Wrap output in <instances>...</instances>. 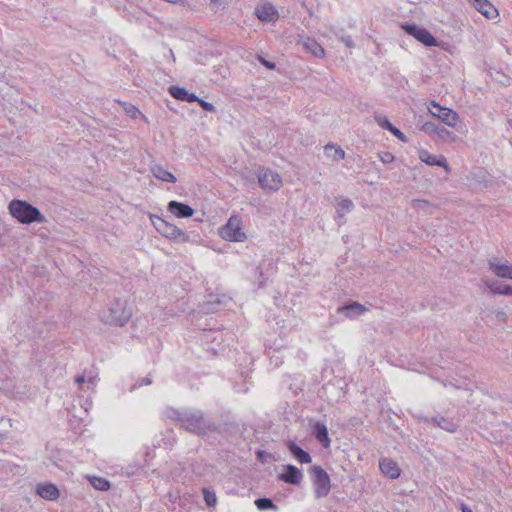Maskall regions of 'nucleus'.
<instances>
[{
	"label": "nucleus",
	"mask_w": 512,
	"mask_h": 512,
	"mask_svg": "<svg viewBox=\"0 0 512 512\" xmlns=\"http://www.w3.org/2000/svg\"><path fill=\"white\" fill-rule=\"evenodd\" d=\"M324 150L326 156L328 158H331L333 161H338L345 158V151L342 148L337 147L333 144H327L324 147Z\"/></svg>",
	"instance_id": "nucleus-25"
},
{
	"label": "nucleus",
	"mask_w": 512,
	"mask_h": 512,
	"mask_svg": "<svg viewBox=\"0 0 512 512\" xmlns=\"http://www.w3.org/2000/svg\"><path fill=\"white\" fill-rule=\"evenodd\" d=\"M258 182L262 189L269 192H276L283 185L281 176L271 169H261L258 172Z\"/></svg>",
	"instance_id": "nucleus-8"
},
{
	"label": "nucleus",
	"mask_w": 512,
	"mask_h": 512,
	"mask_svg": "<svg viewBox=\"0 0 512 512\" xmlns=\"http://www.w3.org/2000/svg\"><path fill=\"white\" fill-rule=\"evenodd\" d=\"M167 210L178 218H189L194 214V209L191 206L175 200L168 203Z\"/></svg>",
	"instance_id": "nucleus-13"
},
{
	"label": "nucleus",
	"mask_w": 512,
	"mask_h": 512,
	"mask_svg": "<svg viewBox=\"0 0 512 512\" xmlns=\"http://www.w3.org/2000/svg\"><path fill=\"white\" fill-rule=\"evenodd\" d=\"M379 157L383 163H391L394 161V156L390 152H383V153L379 154Z\"/></svg>",
	"instance_id": "nucleus-35"
},
{
	"label": "nucleus",
	"mask_w": 512,
	"mask_h": 512,
	"mask_svg": "<svg viewBox=\"0 0 512 512\" xmlns=\"http://www.w3.org/2000/svg\"><path fill=\"white\" fill-rule=\"evenodd\" d=\"M75 382L79 385H82L86 382V378L84 375H79L75 378Z\"/></svg>",
	"instance_id": "nucleus-42"
},
{
	"label": "nucleus",
	"mask_w": 512,
	"mask_h": 512,
	"mask_svg": "<svg viewBox=\"0 0 512 512\" xmlns=\"http://www.w3.org/2000/svg\"><path fill=\"white\" fill-rule=\"evenodd\" d=\"M489 270L497 277L512 280V265L502 258L493 256L487 260Z\"/></svg>",
	"instance_id": "nucleus-9"
},
{
	"label": "nucleus",
	"mask_w": 512,
	"mask_h": 512,
	"mask_svg": "<svg viewBox=\"0 0 512 512\" xmlns=\"http://www.w3.org/2000/svg\"><path fill=\"white\" fill-rule=\"evenodd\" d=\"M438 129L439 127L436 126L434 123L432 122H426L424 123V125L422 126V130L426 133H429V134H433V133H438Z\"/></svg>",
	"instance_id": "nucleus-33"
},
{
	"label": "nucleus",
	"mask_w": 512,
	"mask_h": 512,
	"mask_svg": "<svg viewBox=\"0 0 512 512\" xmlns=\"http://www.w3.org/2000/svg\"><path fill=\"white\" fill-rule=\"evenodd\" d=\"M366 311L367 308L358 302H352L349 305L341 306L338 308V313H343L348 318H351L355 315H360Z\"/></svg>",
	"instance_id": "nucleus-21"
},
{
	"label": "nucleus",
	"mask_w": 512,
	"mask_h": 512,
	"mask_svg": "<svg viewBox=\"0 0 512 512\" xmlns=\"http://www.w3.org/2000/svg\"><path fill=\"white\" fill-rule=\"evenodd\" d=\"M484 284L492 295L512 296V285L494 279L484 280Z\"/></svg>",
	"instance_id": "nucleus-16"
},
{
	"label": "nucleus",
	"mask_w": 512,
	"mask_h": 512,
	"mask_svg": "<svg viewBox=\"0 0 512 512\" xmlns=\"http://www.w3.org/2000/svg\"><path fill=\"white\" fill-rule=\"evenodd\" d=\"M429 112L440 119L449 127L455 128L460 122L458 113L450 108L442 107L437 102L432 101L429 107Z\"/></svg>",
	"instance_id": "nucleus-6"
},
{
	"label": "nucleus",
	"mask_w": 512,
	"mask_h": 512,
	"mask_svg": "<svg viewBox=\"0 0 512 512\" xmlns=\"http://www.w3.org/2000/svg\"><path fill=\"white\" fill-rule=\"evenodd\" d=\"M419 158L422 162L429 166H439L443 167L446 172H450V167L446 161V158L443 155L436 156L433 154H430L426 150H422L419 153Z\"/></svg>",
	"instance_id": "nucleus-15"
},
{
	"label": "nucleus",
	"mask_w": 512,
	"mask_h": 512,
	"mask_svg": "<svg viewBox=\"0 0 512 512\" xmlns=\"http://www.w3.org/2000/svg\"><path fill=\"white\" fill-rule=\"evenodd\" d=\"M152 383L151 378L145 377L141 380L140 385H150Z\"/></svg>",
	"instance_id": "nucleus-43"
},
{
	"label": "nucleus",
	"mask_w": 512,
	"mask_h": 512,
	"mask_svg": "<svg viewBox=\"0 0 512 512\" xmlns=\"http://www.w3.org/2000/svg\"><path fill=\"white\" fill-rule=\"evenodd\" d=\"M376 123L383 129L390 130L393 125L386 116L379 115L375 117Z\"/></svg>",
	"instance_id": "nucleus-31"
},
{
	"label": "nucleus",
	"mask_w": 512,
	"mask_h": 512,
	"mask_svg": "<svg viewBox=\"0 0 512 512\" xmlns=\"http://www.w3.org/2000/svg\"><path fill=\"white\" fill-rule=\"evenodd\" d=\"M389 131L400 141L407 142V137L405 136V134L395 126H393Z\"/></svg>",
	"instance_id": "nucleus-34"
},
{
	"label": "nucleus",
	"mask_w": 512,
	"mask_h": 512,
	"mask_svg": "<svg viewBox=\"0 0 512 512\" xmlns=\"http://www.w3.org/2000/svg\"><path fill=\"white\" fill-rule=\"evenodd\" d=\"M196 102H198L200 104V106L205 111L212 112V113L216 112V108H215V106L212 103H210V102H208L206 100L200 99V98H199V100H196Z\"/></svg>",
	"instance_id": "nucleus-32"
},
{
	"label": "nucleus",
	"mask_w": 512,
	"mask_h": 512,
	"mask_svg": "<svg viewBox=\"0 0 512 512\" xmlns=\"http://www.w3.org/2000/svg\"><path fill=\"white\" fill-rule=\"evenodd\" d=\"M170 94L177 100L196 102L199 100L198 96L194 93H189L185 88L179 86H171L169 88Z\"/></svg>",
	"instance_id": "nucleus-20"
},
{
	"label": "nucleus",
	"mask_w": 512,
	"mask_h": 512,
	"mask_svg": "<svg viewBox=\"0 0 512 512\" xmlns=\"http://www.w3.org/2000/svg\"><path fill=\"white\" fill-rule=\"evenodd\" d=\"M9 213L22 224L33 222L43 223L46 221L41 211L24 200L13 199L8 205Z\"/></svg>",
	"instance_id": "nucleus-1"
},
{
	"label": "nucleus",
	"mask_w": 512,
	"mask_h": 512,
	"mask_svg": "<svg viewBox=\"0 0 512 512\" xmlns=\"http://www.w3.org/2000/svg\"><path fill=\"white\" fill-rule=\"evenodd\" d=\"M255 15L262 22L275 23L279 19L277 8L269 2L258 5L255 8Z\"/></svg>",
	"instance_id": "nucleus-11"
},
{
	"label": "nucleus",
	"mask_w": 512,
	"mask_h": 512,
	"mask_svg": "<svg viewBox=\"0 0 512 512\" xmlns=\"http://www.w3.org/2000/svg\"><path fill=\"white\" fill-rule=\"evenodd\" d=\"M472 3L473 7L484 15L487 19H495L498 16V11L489 0H468Z\"/></svg>",
	"instance_id": "nucleus-14"
},
{
	"label": "nucleus",
	"mask_w": 512,
	"mask_h": 512,
	"mask_svg": "<svg viewBox=\"0 0 512 512\" xmlns=\"http://www.w3.org/2000/svg\"><path fill=\"white\" fill-rule=\"evenodd\" d=\"M279 479L285 483L299 485L303 479V474L296 466L286 465L285 472L279 475Z\"/></svg>",
	"instance_id": "nucleus-18"
},
{
	"label": "nucleus",
	"mask_w": 512,
	"mask_h": 512,
	"mask_svg": "<svg viewBox=\"0 0 512 512\" xmlns=\"http://www.w3.org/2000/svg\"><path fill=\"white\" fill-rule=\"evenodd\" d=\"M255 505L259 510L275 509L276 506L269 498H259L255 501Z\"/></svg>",
	"instance_id": "nucleus-28"
},
{
	"label": "nucleus",
	"mask_w": 512,
	"mask_h": 512,
	"mask_svg": "<svg viewBox=\"0 0 512 512\" xmlns=\"http://www.w3.org/2000/svg\"><path fill=\"white\" fill-rule=\"evenodd\" d=\"M130 317H131V312L126 311L124 308H122L120 303H116L109 309L108 315H106V314L103 315V320L106 323H109L112 325L122 326L128 322Z\"/></svg>",
	"instance_id": "nucleus-10"
},
{
	"label": "nucleus",
	"mask_w": 512,
	"mask_h": 512,
	"mask_svg": "<svg viewBox=\"0 0 512 512\" xmlns=\"http://www.w3.org/2000/svg\"><path fill=\"white\" fill-rule=\"evenodd\" d=\"M346 44H347V46H349V47H350V46H352V43H351V41H350V40H349V41H346Z\"/></svg>",
	"instance_id": "nucleus-46"
},
{
	"label": "nucleus",
	"mask_w": 512,
	"mask_h": 512,
	"mask_svg": "<svg viewBox=\"0 0 512 512\" xmlns=\"http://www.w3.org/2000/svg\"><path fill=\"white\" fill-rule=\"evenodd\" d=\"M86 382L94 387L97 383L96 376H90V377L86 378Z\"/></svg>",
	"instance_id": "nucleus-41"
},
{
	"label": "nucleus",
	"mask_w": 512,
	"mask_h": 512,
	"mask_svg": "<svg viewBox=\"0 0 512 512\" xmlns=\"http://www.w3.org/2000/svg\"><path fill=\"white\" fill-rule=\"evenodd\" d=\"M402 29L427 47L438 46L436 38L424 27L416 24H403Z\"/></svg>",
	"instance_id": "nucleus-7"
},
{
	"label": "nucleus",
	"mask_w": 512,
	"mask_h": 512,
	"mask_svg": "<svg viewBox=\"0 0 512 512\" xmlns=\"http://www.w3.org/2000/svg\"><path fill=\"white\" fill-rule=\"evenodd\" d=\"M36 493L41 498L48 501H56L60 497V491L53 483H39L36 486Z\"/></svg>",
	"instance_id": "nucleus-12"
},
{
	"label": "nucleus",
	"mask_w": 512,
	"mask_h": 512,
	"mask_svg": "<svg viewBox=\"0 0 512 512\" xmlns=\"http://www.w3.org/2000/svg\"><path fill=\"white\" fill-rule=\"evenodd\" d=\"M90 484L97 490L106 491L110 488V483L103 477H89Z\"/></svg>",
	"instance_id": "nucleus-27"
},
{
	"label": "nucleus",
	"mask_w": 512,
	"mask_h": 512,
	"mask_svg": "<svg viewBox=\"0 0 512 512\" xmlns=\"http://www.w3.org/2000/svg\"><path fill=\"white\" fill-rule=\"evenodd\" d=\"M437 134L442 138L452 136V133L445 128H439Z\"/></svg>",
	"instance_id": "nucleus-39"
},
{
	"label": "nucleus",
	"mask_w": 512,
	"mask_h": 512,
	"mask_svg": "<svg viewBox=\"0 0 512 512\" xmlns=\"http://www.w3.org/2000/svg\"><path fill=\"white\" fill-rule=\"evenodd\" d=\"M495 318L501 323H506L508 320V315L505 311L498 310L495 312Z\"/></svg>",
	"instance_id": "nucleus-36"
},
{
	"label": "nucleus",
	"mask_w": 512,
	"mask_h": 512,
	"mask_svg": "<svg viewBox=\"0 0 512 512\" xmlns=\"http://www.w3.org/2000/svg\"><path fill=\"white\" fill-rule=\"evenodd\" d=\"M150 171L153 174V176L161 181L167 182V183H175L177 181L174 174L169 172L165 167H163L160 164L153 163L150 166Z\"/></svg>",
	"instance_id": "nucleus-19"
},
{
	"label": "nucleus",
	"mask_w": 512,
	"mask_h": 512,
	"mask_svg": "<svg viewBox=\"0 0 512 512\" xmlns=\"http://www.w3.org/2000/svg\"><path fill=\"white\" fill-rule=\"evenodd\" d=\"M203 495H204V500H205L207 506L213 507L216 505L217 497L214 492H211L207 489H203Z\"/></svg>",
	"instance_id": "nucleus-30"
},
{
	"label": "nucleus",
	"mask_w": 512,
	"mask_h": 512,
	"mask_svg": "<svg viewBox=\"0 0 512 512\" xmlns=\"http://www.w3.org/2000/svg\"><path fill=\"white\" fill-rule=\"evenodd\" d=\"M461 511L462 512H472V510L465 504H461Z\"/></svg>",
	"instance_id": "nucleus-44"
},
{
	"label": "nucleus",
	"mask_w": 512,
	"mask_h": 512,
	"mask_svg": "<svg viewBox=\"0 0 512 512\" xmlns=\"http://www.w3.org/2000/svg\"><path fill=\"white\" fill-rule=\"evenodd\" d=\"M210 2L213 4H217V3H219V0H210Z\"/></svg>",
	"instance_id": "nucleus-45"
},
{
	"label": "nucleus",
	"mask_w": 512,
	"mask_h": 512,
	"mask_svg": "<svg viewBox=\"0 0 512 512\" xmlns=\"http://www.w3.org/2000/svg\"><path fill=\"white\" fill-rule=\"evenodd\" d=\"M317 499L326 497L331 490V480L328 473L320 466L314 465L309 470Z\"/></svg>",
	"instance_id": "nucleus-4"
},
{
	"label": "nucleus",
	"mask_w": 512,
	"mask_h": 512,
	"mask_svg": "<svg viewBox=\"0 0 512 512\" xmlns=\"http://www.w3.org/2000/svg\"><path fill=\"white\" fill-rule=\"evenodd\" d=\"M258 60L259 62L264 65L265 67H267L268 69H274L275 68V63L273 62H270L266 59H264L262 56H259L258 57Z\"/></svg>",
	"instance_id": "nucleus-38"
},
{
	"label": "nucleus",
	"mask_w": 512,
	"mask_h": 512,
	"mask_svg": "<svg viewBox=\"0 0 512 512\" xmlns=\"http://www.w3.org/2000/svg\"><path fill=\"white\" fill-rule=\"evenodd\" d=\"M413 206L414 207H417V208H425L426 206L429 205V202L426 201V200H422V199H416V200H413Z\"/></svg>",
	"instance_id": "nucleus-37"
},
{
	"label": "nucleus",
	"mask_w": 512,
	"mask_h": 512,
	"mask_svg": "<svg viewBox=\"0 0 512 512\" xmlns=\"http://www.w3.org/2000/svg\"><path fill=\"white\" fill-rule=\"evenodd\" d=\"M433 421H435L437 423L438 426L448 430V431H453L452 429H450L448 426H444V423H446V420L444 418H441L440 421H437L436 419H433Z\"/></svg>",
	"instance_id": "nucleus-40"
},
{
	"label": "nucleus",
	"mask_w": 512,
	"mask_h": 512,
	"mask_svg": "<svg viewBox=\"0 0 512 512\" xmlns=\"http://www.w3.org/2000/svg\"><path fill=\"white\" fill-rule=\"evenodd\" d=\"M122 105L127 115H129L132 119H136L140 114L139 109L135 105L127 102H124Z\"/></svg>",
	"instance_id": "nucleus-29"
},
{
	"label": "nucleus",
	"mask_w": 512,
	"mask_h": 512,
	"mask_svg": "<svg viewBox=\"0 0 512 512\" xmlns=\"http://www.w3.org/2000/svg\"><path fill=\"white\" fill-rule=\"evenodd\" d=\"M303 46L315 57L322 58L325 55L324 48L314 39L306 38L303 41Z\"/></svg>",
	"instance_id": "nucleus-24"
},
{
	"label": "nucleus",
	"mask_w": 512,
	"mask_h": 512,
	"mask_svg": "<svg viewBox=\"0 0 512 512\" xmlns=\"http://www.w3.org/2000/svg\"><path fill=\"white\" fill-rule=\"evenodd\" d=\"M353 207V202L350 199H342L341 201H339L337 205V217L343 218L346 213L350 212L353 209Z\"/></svg>",
	"instance_id": "nucleus-26"
},
{
	"label": "nucleus",
	"mask_w": 512,
	"mask_h": 512,
	"mask_svg": "<svg viewBox=\"0 0 512 512\" xmlns=\"http://www.w3.org/2000/svg\"><path fill=\"white\" fill-rule=\"evenodd\" d=\"M150 219L154 228L162 236L179 243H186L189 241V236L174 224H171L155 215H152Z\"/></svg>",
	"instance_id": "nucleus-2"
},
{
	"label": "nucleus",
	"mask_w": 512,
	"mask_h": 512,
	"mask_svg": "<svg viewBox=\"0 0 512 512\" xmlns=\"http://www.w3.org/2000/svg\"><path fill=\"white\" fill-rule=\"evenodd\" d=\"M179 420L182 426L190 432L197 434L204 433L207 429H210V424L205 420L203 413L199 410H191L183 412L179 415Z\"/></svg>",
	"instance_id": "nucleus-3"
},
{
	"label": "nucleus",
	"mask_w": 512,
	"mask_h": 512,
	"mask_svg": "<svg viewBox=\"0 0 512 512\" xmlns=\"http://www.w3.org/2000/svg\"><path fill=\"white\" fill-rule=\"evenodd\" d=\"M220 236L227 241L243 242L246 234L242 229V221L238 216H231L228 222L220 229Z\"/></svg>",
	"instance_id": "nucleus-5"
},
{
	"label": "nucleus",
	"mask_w": 512,
	"mask_h": 512,
	"mask_svg": "<svg viewBox=\"0 0 512 512\" xmlns=\"http://www.w3.org/2000/svg\"><path fill=\"white\" fill-rule=\"evenodd\" d=\"M379 467L381 472L391 479H397L401 474L398 464L390 458L380 459Z\"/></svg>",
	"instance_id": "nucleus-17"
},
{
	"label": "nucleus",
	"mask_w": 512,
	"mask_h": 512,
	"mask_svg": "<svg viewBox=\"0 0 512 512\" xmlns=\"http://www.w3.org/2000/svg\"><path fill=\"white\" fill-rule=\"evenodd\" d=\"M314 435L316 439L325 447L330 446V439L328 436V429L322 422H316L314 425Z\"/></svg>",
	"instance_id": "nucleus-22"
},
{
	"label": "nucleus",
	"mask_w": 512,
	"mask_h": 512,
	"mask_svg": "<svg viewBox=\"0 0 512 512\" xmlns=\"http://www.w3.org/2000/svg\"><path fill=\"white\" fill-rule=\"evenodd\" d=\"M288 449L300 463L308 464L312 461L310 454L297 446L294 442L288 443Z\"/></svg>",
	"instance_id": "nucleus-23"
}]
</instances>
